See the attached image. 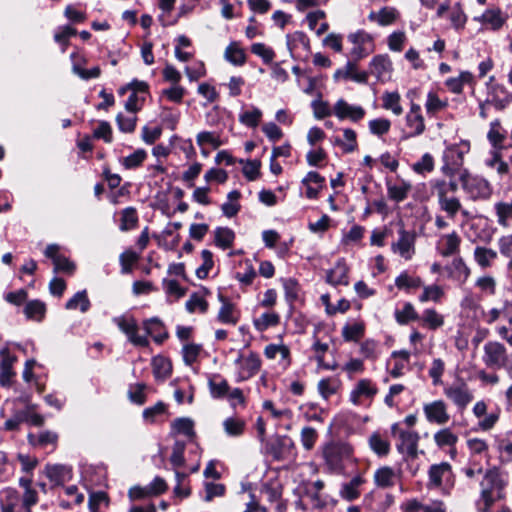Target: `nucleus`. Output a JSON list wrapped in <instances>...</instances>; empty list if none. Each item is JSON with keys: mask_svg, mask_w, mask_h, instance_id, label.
<instances>
[{"mask_svg": "<svg viewBox=\"0 0 512 512\" xmlns=\"http://www.w3.org/2000/svg\"><path fill=\"white\" fill-rule=\"evenodd\" d=\"M334 80H339L340 78L351 79L357 83L365 84L368 81V72L357 70V65L354 62H347L343 69H338L334 75Z\"/></svg>", "mask_w": 512, "mask_h": 512, "instance_id": "24", "label": "nucleus"}, {"mask_svg": "<svg viewBox=\"0 0 512 512\" xmlns=\"http://www.w3.org/2000/svg\"><path fill=\"white\" fill-rule=\"evenodd\" d=\"M377 393L376 386L369 379H361L357 382L354 389L350 393V401L354 405L360 403L361 397L372 398Z\"/></svg>", "mask_w": 512, "mask_h": 512, "instance_id": "25", "label": "nucleus"}, {"mask_svg": "<svg viewBox=\"0 0 512 512\" xmlns=\"http://www.w3.org/2000/svg\"><path fill=\"white\" fill-rule=\"evenodd\" d=\"M20 501L17 490L6 488L1 492L0 508L1 512H15Z\"/></svg>", "mask_w": 512, "mask_h": 512, "instance_id": "35", "label": "nucleus"}, {"mask_svg": "<svg viewBox=\"0 0 512 512\" xmlns=\"http://www.w3.org/2000/svg\"><path fill=\"white\" fill-rule=\"evenodd\" d=\"M202 350L200 344L189 343L185 344L182 348V356L185 364L192 365L198 359V356Z\"/></svg>", "mask_w": 512, "mask_h": 512, "instance_id": "64", "label": "nucleus"}, {"mask_svg": "<svg viewBox=\"0 0 512 512\" xmlns=\"http://www.w3.org/2000/svg\"><path fill=\"white\" fill-rule=\"evenodd\" d=\"M171 429L173 434H181L189 439L195 436L194 422L187 417L176 418L171 423Z\"/></svg>", "mask_w": 512, "mask_h": 512, "instance_id": "37", "label": "nucleus"}, {"mask_svg": "<svg viewBox=\"0 0 512 512\" xmlns=\"http://www.w3.org/2000/svg\"><path fill=\"white\" fill-rule=\"evenodd\" d=\"M493 210L497 224L502 228H508L512 222V200H500L494 203Z\"/></svg>", "mask_w": 512, "mask_h": 512, "instance_id": "26", "label": "nucleus"}, {"mask_svg": "<svg viewBox=\"0 0 512 512\" xmlns=\"http://www.w3.org/2000/svg\"><path fill=\"white\" fill-rule=\"evenodd\" d=\"M348 40L354 45L350 54L355 60H360L374 51L373 37L364 30L349 34Z\"/></svg>", "mask_w": 512, "mask_h": 512, "instance_id": "10", "label": "nucleus"}, {"mask_svg": "<svg viewBox=\"0 0 512 512\" xmlns=\"http://www.w3.org/2000/svg\"><path fill=\"white\" fill-rule=\"evenodd\" d=\"M498 254L495 250L484 246H477L474 249L473 257L475 262L483 269L491 267Z\"/></svg>", "mask_w": 512, "mask_h": 512, "instance_id": "34", "label": "nucleus"}, {"mask_svg": "<svg viewBox=\"0 0 512 512\" xmlns=\"http://www.w3.org/2000/svg\"><path fill=\"white\" fill-rule=\"evenodd\" d=\"M333 114L339 120L348 119L352 122H358L364 118L366 112L363 107L359 105H351L341 98L334 104Z\"/></svg>", "mask_w": 512, "mask_h": 512, "instance_id": "16", "label": "nucleus"}, {"mask_svg": "<svg viewBox=\"0 0 512 512\" xmlns=\"http://www.w3.org/2000/svg\"><path fill=\"white\" fill-rule=\"evenodd\" d=\"M452 476V467L448 462L433 464L428 470V488H439L444 481H449Z\"/></svg>", "mask_w": 512, "mask_h": 512, "instance_id": "17", "label": "nucleus"}, {"mask_svg": "<svg viewBox=\"0 0 512 512\" xmlns=\"http://www.w3.org/2000/svg\"><path fill=\"white\" fill-rule=\"evenodd\" d=\"M120 230L129 231L134 229L138 224V215L134 207H127L120 213Z\"/></svg>", "mask_w": 512, "mask_h": 512, "instance_id": "44", "label": "nucleus"}, {"mask_svg": "<svg viewBox=\"0 0 512 512\" xmlns=\"http://www.w3.org/2000/svg\"><path fill=\"white\" fill-rule=\"evenodd\" d=\"M353 454V448L348 443L332 442L323 449L325 464L331 472L341 473L345 468V462L349 461Z\"/></svg>", "mask_w": 512, "mask_h": 512, "instance_id": "2", "label": "nucleus"}, {"mask_svg": "<svg viewBox=\"0 0 512 512\" xmlns=\"http://www.w3.org/2000/svg\"><path fill=\"white\" fill-rule=\"evenodd\" d=\"M144 329L146 331V336L149 335L153 337V340L156 343H162L164 340L168 338V333L164 328L163 323L160 319L154 317L143 322Z\"/></svg>", "mask_w": 512, "mask_h": 512, "instance_id": "27", "label": "nucleus"}, {"mask_svg": "<svg viewBox=\"0 0 512 512\" xmlns=\"http://www.w3.org/2000/svg\"><path fill=\"white\" fill-rule=\"evenodd\" d=\"M113 321L134 346L147 347L149 345L147 336L138 334V324L133 317L119 316Z\"/></svg>", "mask_w": 512, "mask_h": 512, "instance_id": "11", "label": "nucleus"}, {"mask_svg": "<svg viewBox=\"0 0 512 512\" xmlns=\"http://www.w3.org/2000/svg\"><path fill=\"white\" fill-rule=\"evenodd\" d=\"M395 318L399 324L405 325L418 319V314L411 303H405L401 310L395 311Z\"/></svg>", "mask_w": 512, "mask_h": 512, "instance_id": "56", "label": "nucleus"}, {"mask_svg": "<svg viewBox=\"0 0 512 512\" xmlns=\"http://www.w3.org/2000/svg\"><path fill=\"white\" fill-rule=\"evenodd\" d=\"M215 244L222 248L227 249L233 245L235 234L232 229L228 227H218L214 231Z\"/></svg>", "mask_w": 512, "mask_h": 512, "instance_id": "43", "label": "nucleus"}, {"mask_svg": "<svg viewBox=\"0 0 512 512\" xmlns=\"http://www.w3.org/2000/svg\"><path fill=\"white\" fill-rule=\"evenodd\" d=\"M434 442L438 448L449 447L452 453H455V446L458 442V436L450 428L438 430L433 436Z\"/></svg>", "mask_w": 512, "mask_h": 512, "instance_id": "32", "label": "nucleus"}, {"mask_svg": "<svg viewBox=\"0 0 512 512\" xmlns=\"http://www.w3.org/2000/svg\"><path fill=\"white\" fill-rule=\"evenodd\" d=\"M368 442L372 451L376 453L378 456L383 457L389 454L390 443L386 438L381 436L379 433H373L369 437Z\"/></svg>", "mask_w": 512, "mask_h": 512, "instance_id": "42", "label": "nucleus"}, {"mask_svg": "<svg viewBox=\"0 0 512 512\" xmlns=\"http://www.w3.org/2000/svg\"><path fill=\"white\" fill-rule=\"evenodd\" d=\"M393 67L388 55H376L370 62L368 74L374 75L379 81L390 79Z\"/></svg>", "mask_w": 512, "mask_h": 512, "instance_id": "18", "label": "nucleus"}, {"mask_svg": "<svg viewBox=\"0 0 512 512\" xmlns=\"http://www.w3.org/2000/svg\"><path fill=\"white\" fill-rule=\"evenodd\" d=\"M146 157L147 153L144 149H137L132 154L122 158L120 162L126 169H135L144 162Z\"/></svg>", "mask_w": 512, "mask_h": 512, "instance_id": "51", "label": "nucleus"}, {"mask_svg": "<svg viewBox=\"0 0 512 512\" xmlns=\"http://www.w3.org/2000/svg\"><path fill=\"white\" fill-rule=\"evenodd\" d=\"M348 270L344 261H338L335 266L328 271L327 281L332 285H348Z\"/></svg>", "mask_w": 512, "mask_h": 512, "instance_id": "33", "label": "nucleus"}, {"mask_svg": "<svg viewBox=\"0 0 512 512\" xmlns=\"http://www.w3.org/2000/svg\"><path fill=\"white\" fill-rule=\"evenodd\" d=\"M44 474L54 486H62L72 479V468L63 464H47L44 467Z\"/></svg>", "mask_w": 512, "mask_h": 512, "instance_id": "19", "label": "nucleus"}, {"mask_svg": "<svg viewBox=\"0 0 512 512\" xmlns=\"http://www.w3.org/2000/svg\"><path fill=\"white\" fill-rule=\"evenodd\" d=\"M395 285L398 289H416L422 286V280L420 277H413L407 272H402L395 279Z\"/></svg>", "mask_w": 512, "mask_h": 512, "instance_id": "52", "label": "nucleus"}, {"mask_svg": "<svg viewBox=\"0 0 512 512\" xmlns=\"http://www.w3.org/2000/svg\"><path fill=\"white\" fill-rule=\"evenodd\" d=\"M411 188V184L405 181H402L399 184L388 183L387 193L391 200L395 202H402L407 198Z\"/></svg>", "mask_w": 512, "mask_h": 512, "instance_id": "40", "label": "nucleus"}, {"mask_svg": "<svg viewBox=\"0 0 512 512\" xmlns=\"http://www.w3.org/2000/svg\"><path fill=\"white\" fill-rule=\"evenodd\" d=\"M279 322L280 317L274 312L263 313L260 317L253 320L254 327L260 332L267 330L269 327L278 325Z\"/></svg>", "mask_w": 512, "mask_h": 512, "instance_id": "45", "label": "nucleus"}, {"mask_svg": "<svg viewBox=\"0 0 512 512\" xmlns=\"http://www.w3.org/2000/svg\"><path fill=\"white\" fill-rule=\"evenodd\" d=\"M415 241V232L406 230L401 224L398 230V239L391 244V250L403 259L410 260L415 254Z\"/></svg>", "mask_w": 512, "mask_h": 512, "instance_id": "7", "label": "nucleus"}, {"mask_svg": "<svg viewBox=\"0 0 512 512\" xmlns=\"http://www.w3.org/2000/svg\"><path fill=\"white\" fill-rule=\"evenodd\" d=\"M467 447L471 456L477 455H487L489 450V445L486 440L481 438H469L466 442Z\"/></svg>", "mask_w": 512, "mask_h": 512, "instance_id": "61", "label": "nucleus"}, {"mask_svg": "<svg viewBox=\"0 0 512 512\" xmlns=\"http://www.w3.org/2000/svg\"><path fill=\"white\" fill-rule=\"evenodd\" d=\"M443 393L460 411L466 409L474 398L468 385L462 381L446 386Z\"/></svg>", "mask_w": 512, "mask_h": 512, "instance_id": "8", "label": "nucleus"}, {"mask_svg": "<svg viewBox=\"0 0 512 512\" xmlns=\"http://www.w3.org/2000/svg\"><path fill=\"white\" fill-rule=\"evenodd\" d=\"M262 118V111L257 107H252L251 110L245 111L239 115V121L245 126L256 127Z\"/></svg>", "mask_w": 512, "mask_h": 512, "instance_id": "57", "label": "nucleus"}, {"mask_svg": "<svg viewBox=\"0 0 512 512\" xmlns=\"http://www.w3.org/2000/svg\"><path fill=\"white\" fill-rule=\"evenodd\" d=\"M405 123L408 129L405 138L417 137L424 133L426 126L420 105L411 103L410 109L405 116Z\"/></svg>", "mask_w": 512, "mask_h": 512, "instance_id": "13", "label": "nucleus"}, {"mask_svg": "<svg viewBox=\"0 0 512 512\" xmlns=\"http://www.w3.org/2000/svg\"><path fill=\"white\" fill-rule=\"evenodd\" d=\"M397 474L395 470L389 466L378 468L374 473V482L380 488H389L395 485Z\"/></svg>", "mask_w": 512, "mask_h": 512, "instance_id": "31", "label": "nucleus"}, {"mask_svg": "<svg viewBox=\"0 0 512 512\" xmlns=\"http://www.w3.org/2000/svg\"><path fill=\"white\" fill-rule=\"evenodd\" d=\"M166 411H167V405L164 402L159 401L155 405L145 408L143 410L142 416L146 422L154 423L156 421V419L159 416L165 414Z\"/></svg>", "mask_w": 512, "mask_h": 512, "instance_id": "58", "label": "nucleus"}, {"mask_svg": "<svg viewBox=\"0 0 512 512\" xmlns=\"http://www.w3.org/2000/svg\"><path fill=\"white\" fill-rule=\"evenodd\" d=\"M400 16L399 11L395 7L385 6L379 11H371L368 19L371 22H376L379 26H388L398 20Z\"/></svg>", "mask_w": 512, "mask_h": 512, "instance_id": "23", "label": "nucleus"}, {"mask_svg": "<svg viewBox=\"0 0 512 512\" xmlns=\"http://www.w3.org/2000/svg\"><path fill=\"white\" fill-rule=\"evenodd\" d=\"M423 322L432 330L444 324V318L435 309H426L422 315Z\"/></svg>", "mask_w": 512, "mask_h": 512, "instance_id": "62", "label": "nucleus"}, {"mask_svg": "<svg viewBox=\"0 0 512 512\" xmlns=\"http://www.w3.org/2000/svg\"><path fill=\"white\" fill-rule=\"evenodd\" d=\"M401 97L398 92H385L382 96V107L390 110L394 115L400 116L403 113Z\"/></svg>", "mask_w": 512, "mask_h": 512, "instance_id": "41", "label": "nucleus"}, {"mask_svg": "<svg viewBox=\"0 0 512 512\" xmlns=\"http://www.w3.org/2000/svg\"><path fill=\"white\" fill-rule=\"evenodd\" d=\"M362 483L363 479L361 477H354L350 482L342 486L340 491L341 497L348 501L357 499L360 495L358 488Z\"/></svg>", "mask_w": 512, "mask_h": 512, "instance_id": "46", "label": "nucleus"}, {"mask_svg": "<svg viewBox=\"0 0 512 512\" xmlns=\"http://www.w3.org/2000/svg\"><path fill=\"white\" fill-rule=\"evenodd\" d=\"M505 485L506 483L502 479L501 473L496 467L488 469L480 483L481 491L496 492L498 499L505 498Z\"/></svg>", "mask_w": 512, "mask_h": 512, "instance_id": "15", "label": "nucleus"}, {"mask_svg": "<svg viewBox=\"0 0 512 512\" xmlns=\"http://www.w3.org/2000/svg\"><path fill=\"white\" fill-rule=\"evenodd\" d=\"M391 431L394 435H398L396 449L403 456V459L405 461L416 459L419 455V434L416 431L400 429L397 423L392 425Z\"/></svg>", "mask_w": 512, "mask_h": 512, "instance_id": "3", "label": "nucleus"}, {"mask_svg": "<svg viewBox=\"0 0 512 512\" xmlns=\"http://www.w3.org/2000/svg\"><path fill=\"white\" fill-rule=\"evenodd\" d=\"M0 385L6 387L10 386L11 379L15 375L13 365L17 361V357L11 355L7 349L0 351Z\"/></svg>", "mask_w": 512, "mask_h": 512, "instance_id": "21", "label": "nucleus"}, {"mask_svg": "<svg viewBox=\"0 0 512 512\" xmlns=\"http://www.w3.org/2000/svg\"><path fill=\"white\" fill-rule=\"evenodd\" d=\"M445 270L448 276L460 285L464 284L471 274L470 268L466 265L462 257H455L451 264L445 267Z\"/></svg>", "mask_w": 512, "mask_h": 512, "instance_id": "22", "label": "nucleus"}, {"mask_svg": "<svg viewBox=\"0 0 512 512\" xmlns=\"http://www.w3.org/2000/svg\"><path fill=\"white\" fill-rule=\"evenodd\" d=\"M487 139L494 150L505 148L503 142L506 139V131L501 126L500 120L495 119L490 123Z\"/></svg>", "mask_w": 512, "mask_h": 512, "instance_id": "28", "label": "nucleus"}, {"mask_svg": "<svg viewBox=\"0 0 512 512\" xmlns=\"http://www.w3.org/2000/svg\"><path fill=\"white\" fill-rule=\"evenodd\" d=\"M153 373L156 378H168L172 372L171 363L168 359L157 356L152 360Z\"/></svg>", "mask_w": 512, "mask_h": 512, "instance_id": "47", "label": "nucleus"}, {"mask_svg": "<svg viewBox=\"0 0 512 512\" xmlns=\"http://www.w3.org/2000/svg\"><path fill=\"white\" fill-rule=\"evenodd\" d=\"M423 413L429 423L445 425L450 420L447 403L442 400H434L423 405Z\"/></svg>", "mask_w": 512, "mask_h": 512, "instance_id": "12", "label": "nucleus"}, {"mask_svg": "<svg viewBox=\"0 0 512 512\" xmlns=\"http://www.w3.org/2000/svg\"><path fill=\"white\" fill-rule=\"evenodd\" d=\"M221 307L217 313L216 319L219 323L235 326L241 317V313L237 306L221 293L218 295Z\"/></svg>", "mask_w": 512, "mask_h": 512, "instance_id": "14", "label": "nucleus"}, {"mask_svg": "<svg viewBox=\"0 0 512 512\" xmlns=\"http://www.w3.org/2000/svg\"><path fill=\"white\" fill-rule=\"evenodd\" d=\"M234 365L236 366V381L242 382L252 378L260 371L262 361L256 352L250 351L245 354L239 351Z\"/></svg>", "mask_w": 512, "mask_h": 512, "instance_id": "4", "label": "nucleus"}, {"mask_svg": "<svg viewBox=\"0 0 512 512\" xmlns=\"http://www.w3.org/2000/svg\"><path fill=\"white\" fill-rule=\"evenodd\" d=\"M78 308L83 313L87 312L90 308V301L85 290L77 292L66 303V309L68 310H76Z\"/></svg>", "mask_w": 512, "mask_h": 512, "instance_id": "48", "label": "nucleus"}, {"mask_svg": "<svg viewBox=\"0 0 512 512\" xmlns=\"http://www.w3.org/2000/svg\"><path fill=\"white\" fill-rule=\"evenodd\" d=\"M364 334V325L362 323H353L345 325L342 329V336L346 341H357Z\"/></svg>", "mask_w": 512, "mask_h": 512, "instance_id": "63", "label": "nucleus"}, {"mask_svg": "<svg viewBox=\"0 0 512 512\" xmlns=\"http://www.w3.org/2000/svg\"><path fill=\"white\" fill-rule=\"evenodd\" d=\"M264 355L268 359H276L280 356V364L287 368L290 365V350L284 344H269L264 348Z\"/></svg>", "mask_w": 512, "mask_h": 512, "instance_id": "30", "label": "nucleus"}, {"mask_svg": "<svg viewBox=\"0 0 512 512\" xmlns=\"http://www.w3.org/2000/svg\"><path fill=\"white\" fill-rule=\"evenodd\" d=\"M344 139L335 138L334 144L340 146L344 153H352L357 149V134L351 128L343 130Z\"/></svg>", "mask_w": 512, "mask_h": 512, "instance_id": "39", "label": "nucleus"}, {"mask_svg": "<svg viewBox=\"0 0 512 512\" xmlns=\"http://www.w3.org/2000/svg\"><path fill=\"white\" fill-rule=\"evenodd\" d=\"M225 433L231 437H238L243 434L245 421L240 418L229 417L223 421Z\"/></svg>", "mask_w": 512, "mask_h": 512, "instance_id": "49", "label": "nucleus"}, {"mask_svg": "<svg viewBox=\"0 0 512 512\" xmlns=\"http://www.w3.org/2000/svg\"><path fill=\"white\" fill-rule=\"evenodd\" d=\"M481 20L491 26L493 30H498L504 24L506 18L502 16L500 10H487L482 16Z\"/></svg>", "mask_w": 512, "mask_h": 512, "instance_id": "54", "label": "nucleus"}, {"mask_svg": "<svg viewBox=\"0 0 512 512\" xmlns=\"http://www.w3.org/2000/svg\"><path fill=\"white\" fill-rule=\"evenodd\" d=\"M186 309L189 313L200 311L206 313L208 310V302L204 296L198 292L192 293L186 302Z\"/></svg>", "mask_w": 512, "mask_h": 512, "instance_id": "50", "label": "nucleus"}, {"mask_svg": "<svg viewBox=\"0 0 512 512\" xmlns=\"http://www.w3.org/2000/svg\"><path fill=\"white\" fill-rule=\"evenodd\" d=\"M457 190L458 184L452 179L450 181L435 179L431 182V191L437 198L440 210L446 213L447 217L451 220H454L458 213L465 217L469 214L463 208L460 199L455 196Z\"/></svg>", "mask_w": 512, "mask_h": 512, "instance_id": "1", "label": "nucleus"}, {"mask_svg": "<svg viewBox=\"0 0 512 512\" xmlns=\"http://www.w3.org/2000/svg\"><path fill=\"white\" fill-rule=\"evenodd\" d=\"M329 346L327 343H321L318 339H316L312 345V350L315 353V359L318 363V366L327 370H335L336 365H329L324 362V354L328 350Z\"/></svg>", "mask_w": 512, "mask_h": 512, "instance_id": "53", "label": "nucleus"}, {"mask_svg": "<svg viewBox=\"0 0 512 512\" xmlns=\"http://www.w3.org/2000/svg\"><path fill=\"white\" fill-rule=\"evenodd\" d=\"M444 296V291L439 285L424 286L423 293L420 295L419 300L421 302L433 301L439 302Z\"/></svg>", "mask_w": 512, "mask_h": 512, "instance_id": "59", "label": "nucleus"}, {"mask_svg": "<svg viewBox=\"0 0 512 512\" xmlns=\"http://www.w3.org/2000/svg\"><path fill=\"white\" fill-rule=\"evenodd\" d=\"M208 387L212 398L221 399L228 395L230 390V386L227 380L221 378L220 376H214L209 379Z\"/></svg>", "mask_w": 512, "mask_h": 512, "instance_id": "38", "label": "nucleus"}, {"mask_svg": "<svg viewBox=\"0 0 512 512\" xmlns=\"http://www.w3.org/2000/svg\"><path fill=\"white\" fill-rule=\"evenodd\" d=\"M483 363L493 369H500L506 365V347L498 341H488L483 347Z\"/></svg>", "mask_w": 512, "mask_h": 512, "instance_id": "6", "label": "nucleus"}, {"mask_svg": "<svg viewBox=\"0 0 512 512\" xmlns=\"http://www.w3.org/2000/svg\"><path fill=\"white\" fill-rule=\"evenodd\" d=\"M186 445L182 441H176L172 447V454L170 456V463L174 469H178L185 464L184 452Z\"/></svg>", "mask_w": 512, "mask_h": 512, "instance_id": "60", "label": "nucleus"}, {"mask_svg": "<svg viewBox=\"0 0 512 512\" xmlns=\"http://www.w3.org/2000/svg\"><path fill=\"white\" fill-rule=\"evenodd\" d=\"M145 389L144 383L131 384L127 393L129 400L137 405H143L146 402Z\"/></svg>", "mask_w": 512, "mask_h": 512, "instance_id": "55", "label": "nucleus"}, {"mask_svg": "<svg viewBox=\"0 0 512 512\" xmlns=\"http://www.w3.org/2000/svg\"><path fill=\"white\" fill-rule=\"evenodd\" d=\"M224 58L234 66H243L246 63V53L237 41H232L225 48Z\"/></svg>", "mask_w": 512, "mask_h": 512, "instance_id": "29", "label": "nucleus"}, {"mask_svg": "<svg viewBox=\"0 0 512 512\" xmlns=\"http://www.w3.org/2000/svg\"><path fill=\"white\" fill-rule=\"evenodd\" d=\"M473 82V75L468 71H462L457 77L448 78L445 81V86L455 94H460L463 91L465 84Z\"/></svg>", "mask_w": 512, "mask_h": 512, "instance_id": "36", "label": "nucleus"}, {"mask_svg": "<svg viewBox=\"0 0 512 512\" xmlns=\"http://www.w3.org/2000/svg\"><path fill=\"white\" fill-rule=\"evenodd\" d=\"M461 238L456 231L444 234L438 241V250L443 257L453 256L460 251Z\"/></svg>", "mask_w": 512, "mask_h": 512, "instance_id": "20", "label": "nucleus"}, {"mask_svg": "<svg viewBox=\"0 0 512 512\" xmlns=\"http://www.w3.org/2000/svg\"><path fill=\"white\" fill-rule=\"evenodd\" d=\"M461 180L464 190L473 200H488L493 193L490 182L483 177L465 179L463 174L461 175Z\"/></svg>", "mask_w": 512, "mask_h": 512, "instance_id": "9", "label": "nucleus"}, {"mask_svg": "<svg viewBox=\"0 0 512 512\" xmlns=\"http://www.w3.org/2000/svg\"><path fill=\"white\" fill-rule=\"evenodd\" d=\"M467 151L468 148L464 150L458 144H453L446 147L442 155V173L449 178H453L456 174H458L463 166L464 155Z\"/></svg>", "mask_w": 512, "mask_h": 512, "instance_id": "5", "label": "nucleus"}]
</instances>
